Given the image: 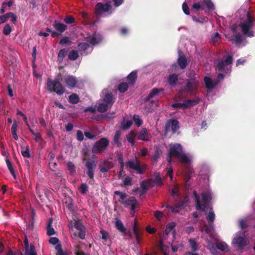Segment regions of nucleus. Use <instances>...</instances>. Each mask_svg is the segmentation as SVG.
Instances as JSON below:
<instances>
[{"label": "nucleus", "instance_id": "obj_33", "mask_svg": "<svg viewBox=\"0 0 255 255\" xmlns=\"http://www.w3.org/2000/svg\"><path fill=\"white\" fill-rule=\"evenodd\" d=\"M17 128V124L15 121L13 122L12 126L11 127V131L13 138L15 140H17L18 137L16 133Z\"/></svg>", "mask_w": 255, "mask_h": 255}, {"label": "nucleus", "instance_id": "obj_2", "mask_svg": "<svg viewBox=\"0 0 255 255\" xmlns=\"http://www.w3.org/2000/svg\"><path fill=\"white\" fill-rule=\"evenodd\" d=\"M247 20L241 22L239 24L243 34L248 37H253L254 31L252 30L254 25L255 18L252 16L249 12L247 14Z\"/></svg>", "mask_w": 255, "mask_h": 255}, {"label": "nucleus", "instance_id": "obj_8", "mask_svg": "<svg viewBox=\"0 0 255 255\" xmlns=\"http://www.w3.org/2000/svg\"><path fill=\"white\" fill-rule=\"evenodd\" d=\"M97 156L93 154L91 157L88 158L85 162L86 173L89 178L94 180V172L97 166V162L95 160Z\"/></svg>", "mask_w": 255, "mask_h": 255}, {"label": "nucleus", "instance_id": "obj_22", "mask_svg": "<svg viewBox=\"0 0 255 255\" xmlns=\"http://www.w3.org/2000/svg\"><path fill=\"white\" fill-rule=\"evenodd\" d=\"M137 78V72L135 71H132L128 76L127 80L129 85H133Z\"/></svg>", "mask_w": 255, "mask_h": 255}, {"label": "nucleus", "instance_id": "obj_59", "mask_svg": "<svg viewBox=\"0 0 255 255\" xmlns=\"http://www.w3.org/2000/svg\"><path fill=\"white\" fill-rule=\"evenodd\" d=\"M11 31V26L9 24H6L3 27V33L5 35H8Z\"/></svg>", "mask_w": 255, "mask_h": 255}, {"label": "nucleus", "instance_id": "obj_14", "mask_svg": "<svg viewBox=\"0 0 255 255\" xmlns=\"http://www.w3.org/2000/svg\"><path fill=\"white\" fill-rule=\"evenodd\" d=\"M64 80L65 85L70 89L74 88L77 83L76 78L72 75H68L66 76Z\"/></svg>", "mask_w": 255, "mask_h": 255}, {"label": "nucleus", "instance_id": "obj_15", "mask_svg": "<svg viewBox=\"0 0 255 255\" xmlns=\"http://www.w3.org/2000/svg\"><path fill=\"white\" fill-rule=\"evenodd\" d=\"M102 39L101 35L94 33L88 38V42L93 45H95L101 42Z\"/></svg>", "mask_w": 255, "mask_h": 255}, {"label": "nucleus", "instance_id": "obj_46", "mask_svg": "<svg viewBox=\"0 0 255 255\" xmlns=\"http://www.w3.org/2000/svg\"><path fill=\"white\" fill-rule=\"evenodd\" d=\"M216 248L222 251H225L228 250V245L225 242H218L216 244Z\"/></svg>", "mask_w": 255, "mask_h": 255}, {"label": "nucleus", "instance_id": "obj_9", "mask_svg": "<svg viewBox=\"0 0 255 255\" xmlns=\"http://www.w3.org/2000/svg\"><path fill=\"white\" fill-rule=\"evenodd\" d=\"M233 58L232 55H229L225 59V60H221L218 61L217 64V68L218 71L221 72H226L228 73L231 71L228 66L232 64Z\"/></svg>", "mask_w": 255, "mask_h": 255}, {"label": "nucleus", "instance_id": "obj_48", "mask_svg": "<svg viewBox=\"0 0 255 255\" xmlns=\"http://www.w3.org/2000/svg\"><path fill=\"white\" fill-rule=\"evenodd\" d=\"M208 225L204 226L205 232L208 234H212L214 229V224L212 223H208Z\"/></svg>", "mask_w": 255, "mask_h": 255}, {"label": "nucleus", "instance_id": "obj_49", "mask_svg": "<svg viewBox=\"0 0 255 255\" xmlns=\"http://www.w3.org/2000/svg\"><path fill=\"white\" fill-rule=\"evenodd\" d=\"M231 40L236 43H241L243 41L242 36L240 33L236 34Z\"/></svg>", "mask_w": 255, "mask_h": 255}, {"label": "nucleus", "instance_id": "obj_34", "mask_svg": "<svg viewBox=\"0 0 255 255\" xmlns=\"http://www.w3.org/2000/svg\"><path fill=\"white\" fill-rule=\"evenodd\" d=\"M171 195L173 196L175 200L176 201L180 198L179 193V188L177 185H175L171 190Z\"/></svg>", "mask_w": 255, "mask_h": 255}, {"label": "nucleus", "instance_id": "obj_62", "mask_svg": "<svg viewBox=\"0 0 255 255\" xmlns=\"http://www.w3.org/2000/svg\"><path fill=\"white\" fill-rule=\"evenodd\" d=\"M74 227L78 231L84 229V227L79 221H75L74 223Z\"/></svg>", "mask_w": 255, "mask_h": 255}, {"label": "nucleus", "instance_id": "obj_29", "mask_svg": "<svg viewBox=\"0 0 255 255\" xmlns=\"http://www.w3.org/2000/svg\"><path fill=\"white\" fill-rule=\"evenodd\" d=\"M68 101L71 104H76L79 102L80 98L77 94L74 93L69 96Z\"/></svg>", "mask_w": 255, "mask_h": 255}, {"label": "nucleus", "instance_id": "obj_17", "mask_svg": "<svg viewBox=\"0 0 255 255\" xmlns=\"http://www.w3.org/2000/svg\"><path fill=\"white\" fill-rule=\"evenodd\" d=\"M137 138L143 141L149 140V133L146 128H142L140 131L136 133Z\"/></svg>", "mask_w": 255, "mask_h": 255}, {"label": "nucleus", "instance_id": "obj_38", "mask_svg": "<svg viewBox=\"0 0 255 255\" xmlns=\"http://www.w3.org/2000/svg\"><path fill=\"white\" fill-rule=\"evenodd\" d=\"M128 83L126 82H122L119 84L118 87V89L121 93H125L127 91L129 87Z\"/></svg>", "mask_w": 255, "mask_h": 255}, {"label": "nucleus", "instance_id": "obj_20", "mask_svg": "<svg viewBox=\"0 0 255 255\" xmlns=\"http://www.w3.org/2000/svg\"><path fill=\"white\" fill-rule=\"evenodd\" d=\"M53 27L61 34L64 32L67 28V25L60 22L59 21L55 20L53 24Z\"/></svg>", "mask_w": 255, "mask_h": 255}, {"label": "nucleus", "instance_id": "obj_7", "mask_svg": "<svg viewBox=\"0 0 255 255\" xmlns=\"http://www.w3.org/2000/svg\"><path fill=\"white\" fill-rule=\"evenodd\" d=\"M109 145V141L107 138H101L94 144L92 152L94 154H102L105 152Z\"/></svg>", "mask_w": 255, "mask_h": 255}, {"label": "nucleus", "instance_id": "obj_1", "mask_svg": "<svg viewBox=\"0 0 255 255\" xmlns=\"http://www.w3.org/2000/svg\"><path fill=\"white\" fill-rule=\"evenodd\" d=\"M175 157L182 163L187 164L190 162V158L183 152V150L180 144L175 143L171 145L169 150L167 161L170 166L172 162V158Z\"/></svg>", "mask_w": 255, "mask_h": 255}, {"label": "nucleus", "instance_id": "obj_27", "mask_svg": "<svg viewBox=\"0 0 255 255\" xmlns=\"http://www.w3.org/2000/svg\"><path fill=\"white\" fill-rule=\"evenodd\" d=\"M132 122L131 120L126 121L125 118L121 123V128L123 130L129 129L132 125Z\"/></svg>", "mask_w": 255, "mask_h": 255}, {"label": "nucleus", "instance_id": "obj_51", "mask_svg": "<svg viewBox=\"0 0 255 255\" xmlns=\"http://www.w3.org/2000/svg\"><path fill=\"white\" fill-rule=\"evenodd\" d=\"M189 242L193 252H196L198 250V245L195 239H191L189 240Z\"/></svg>", "mask_w": 255, "mask_h": 255}, {"label": "nucleus", "instance_id": "obj_50", "mask_svg": "<svg viewBox=\"0 0 255 255\" xmlns=\"http://www.w3.org/2000/svg\"><path fill=\"white\" fill-rule=\"evenodd\" d=\"M6 163L7 166V168L8 170H9V172L11 174V175L13 176V177L15 178L16 177V175L14 172V170L13 168L12 164L10 160L8 159H6Z\"/></svg>", "mask_w": 255, "mask_h": 255}, {"label": "nucleus", "instance_id": "obj_11", "mask_svg": "<svg viewBox=\"0 0 255 255\" xmlns=\"http://www.w3.org/2000/svg\"><path fill=\"white\" fill-rule=\"evenodd\" d=\"M171 128L172 131L175 133L177 130L180 128L179 122L175 119H171L167 121L165 126V132H168L170 128Z\"/></svg>", "mask_w": 255, "mask_h": 255}, {"label": "nucleus", "instance_id": "obj_56", "mask_svg": "<svg viewBox=\"0 0 255 255\" xmlns=\"http://www.w3.org/2000/svg\"><path fill=\"white\" fill-rule=\"evenodd\" d=\"M21 154L23 157L29 158L30 156L29 153V149L28 146H27L25 149H24V147L22 148L21 150Z\"/></svg>", "mask_w": 255, "mask_h": 255}, {"label": "nucleus", "instance_id": "obj_35", "mask_svg": "<svg viewBox=\"0 0 255 255\" xmlns=\"http://www.w3.org/2000/svg\"><path fill=\"white\" fill-rule=\"evenodd\" d=\"M151 181L150 180H144L140 183V186L143 190L147 191L150 187H151Z\"/></svg>", "mask_w": 255, "mask_h": 255}, {"label": "nucleus", "instance_id": "obj_52", "mask_svg": "<svg viewBox=\"0 0 255 255\" xmlns=\"http://www.w3.org/2000/svg\"><path fill=\"white\" fill-rule=\"evenodd\" d=\"M221 39L220 35L218 32H216L212 38L213 44L214 45H217L220 42Z\"/></svg>", "mask_w": 255, "mask_h": 255}, {"label": "nucleus", "instance_id": "obj_21", "mask_svg": "<svg viewBox=\"0 0 255 255\" xmlns=\"http://www.w3.org/2000/svg\"><path fill=\"white\" fill-rule=\"evenodd\" d=\"M233 243L237 245L240 249H242L246 245V240L240 236L236 237L234 239Z\"/></svg>", "mask_w": 255, "mask_h": 255}, {"label": "nucleus", "instance_id": "obj_36", "mask_svg": "<svg viewBox=\"0 0 255 255\" xmlns=\"http://www.w3.org/2000/svg\"><path fill=\"white\" fill-rule=\"evenodd\" d=\"M114 194L120 196V199L118 200V201L121 204H123L125 201V199L127 198V194L120 191H115Z\"/></svg>", "mask_w": 255, "mask_h": 255}, {"label": "nucleus", "instance_id": "obj_42", "mask_svg": "<svg viewBox=\"0 0 255 255\" xmlns=\"http://www.w3.org/2000/svg\"><path fill=\"white\" fill-rule=\"evenodd\" d=\"M133 121H134L136 126L138 127L142 125L143 122L142 120L140 118L138 115H134L133 116Z\"/></svg>", "mask_w": 255, "mask_h": 255}, {"label": "nucleus", "instance_id": "obj_39", "mask_svg": "<svg viewBox=\"0 0 255 255\" xmlns=\"http://www.w3.org/2000/svg\"><path fill=\"white\" fill-rule=\"evenodd\" d=\"M188 201V198L186 197L183 200H180L177 202L175 206L177 209L178 208H183L187 206V202Z\"/></svg>", "mask_w": 255, "mask_h": 255}, {"label": "nucleus", "instance_id": "obj_40", "mask_svg": "<svg viewBox=\"0 0 255 255\" xmlns=\"http://www.w3.org/2000/svg\"><path fill=\"white\" fill-rule=\"evenodd\" d=\"M25 255H37L35 251V247L32 244L30 245V248L25 250Z\"/></svg>", "mask_w": 255, "mask_h": 255}, {"label": "nucleus", "instance_id": "obj_13", "mask_svg": "<svg viewBox=\"0 0 255 255\" xmlns=\"http://www.w3.org/2000/svg\"><path fill=\"white\" fill-rule=\"evenodd\" d=\"M114 166V163L112 160L109 159L101 161L99 164L100 172L106 173Z\"/></svg>", "mask_w": 255, "mask_h": 255}, {"label": "nucleus", "instance_id": "obj_30", "mask_svg": "<svg viewBox=\"0 0 255 255\" xmlns=\"http://www.w3.org/2000/svg\"><path fill=\"white\" fill-rule=\"evenodd\" d=\"M136 136V133L132 130L130 131L129 133L126 135L127 140L132 145H134L135 143L134 139Z\"/></svg>", "mask_w": 255, "mask_h": 255}, {"label": "nucleus", "instance_id": "obj_41", "mask_svg": "<svg viewBox=\"0 0 255 255\" xmlns=\"http://www.w3.org/2000/svg\"><path fill=\"white\" fill-rule=\"evenodd\" d=\"M67 168L71 175H75L76 173V167L74 164L72 162L69 161L67 163Z\"/></svg>", "mask_w": 255, "mask_h": 255}, {"label": "nucleus", "instance_id": "obj_31", "mask_svg": "<svg viewBox=\"0 0 255 255\" xmlns=\"http://www.w3.org/2000/svg\"><path fill=\"white\" fill-rule=\"evenodd\" d=\"M115 226H116V228L120 232H121V233H122L124 234H126V229L125 228V227L124 226V225L121 220H118L116 221V222L115 223Z\"/></svg>", "mask_w": 255, "mask_h": 255}, {"label": "nucleus", "instance_id": "obj_60", "mask_svg": "<svg viewBox=\"0 0 255 255\" xmlns=\"http://www.w3.org/2000/svg\"><path fill=\"white\" fill-rule=\"evenodd\" d=\"M63 20L67 24H72L75 22V18L71 15L66 16Z\"/></svg>", "mask_w": 255, "mask_h": 255}, {"label": "nucleus", "instance_id": "obj_6", "mask_svg": "<svg viewBox=\"0 0 255 255\" xmlns=\"http://www.w3.org/2000/svg\"><path fill=\"white\" fill-rule=\"evenodd\" d=\"M194 193L196 197V209L197 210H201L203 211H205L208 204L212 199L211 194L208 192H204L202 194L201 196L203 204H201L196 192L194 191Z\"/></svg>", "mask_w": 255, "mask_h": 255}, {"label": "nucleus", "instance_id": "obj_58", "mask_svg": "<svg viewBox=\"0 0 255 255\" xmlns=\"http://www.w3.org/2000/svg\"><path fill=\"white\" fill-rule=\"evenodd\" d=\"M115 112H108L105 115H102V119L104 120H110L112 119L113 117V115H115Z\"/></svg>", "mask_w": 255, "mask_h": 255}, {"label": "nucleus", "instance_id": "obj_25", "mask_svg": "<svg viewBox=\"0 0 255 255\" xmlns=\"http://www.w3.org/2000/svg\"><path fill=\"white\" fill-rule=\"evenodd\" d=\"M205 86L208 89H212L217 85V83L214 84L211 78L208 77H205L204 79Z\"/></svg>", "mask_w": 255, "mask_h": 255}, {"label": "nucleus", "instance_id": "obj_16", "mask_svg": "<svg viewBox=\"0 0 255 255\" xmlns=\"http://www.w3.org/2000/svg\"><path fill=\"white\" fill-rule=\"evenodd\" d=\"M123 204H124L126 207L130 206L131 210L132 211H134L137 206V202L134 197L131 196L129 197L127 200H125Z\"/></svg>", "mask_w": 255, "mask_h": 255}, {"label": "nucleus", "instance_id": "obj_24", "mask_svg": "<svg viewBox=\"0 0 255 255\" xmlns=\"http://www.w3.org/2000/svg\"><path fill=\"white\" fill-rule=\"evenodd\" d=\"M103 101H104L105 103H106L108 105H110V108L111 107V106H112V105L114 103V102L115 101V99L113 97V96L111 94H110V93H107L105 95V96L103 99Z\"/></svg>", "mask_w": 255, "mask_h": 255}, {"label": "nucleus", "instance_id": "obj_63", "mask_svg": "<svg viewBox=\"0 0 255 255\" xmlns=\"http://www.w3.org/2000/svg\"><path fill=\"white\" fill-rule=\"evenodd\" d=\"M154 182L156 185H161L162 184V179L160 176V174L158 173L154 178Z\"/></svg>", "mask_w": 255, "mask_h": 255}, {"label": "nucleus", "instance_id": "obj_10", "mask_svg": "<svg viewBox=\"0 0 255 255\" xmlns=\"http://www.w3.org/2000/svg\"><path fill=\"white\" fill-rule=\"evenodd\" d=\"M178 57L177 60V63L172 65V68H176L178 65L180 68L182 70L185 69L188 64L187 58L183 54L182 51L180 50L178 51Z\"/></svg>", "mask_w": 255, "mask_h": 255}, {"label": "nucleus", "instance_id": "obj_55", "mask_svg": "<svg viewBox=\"0 0 255 255\" xmlns=\"http://www.w3.org/2000/svg\"><path fill=\"white\" fill-rule=\"evenodd\" d=\"M123 186L126 187L132 185V179L129 176H127L123 180Z\"/></svg>", "mask_w": 255, "mask_h": 255}, {"label": "nucleus", "instance_id": "obj_45", "mask_svg": "<svg viewBox=\"0 0 255 255\" xmlns=\"http://www.w3.org/2000/svg\"><path fill=\"white\" fill-rule=\"evenodd\" d=\"M78 57V52L75 50H72L69 53L68 58L71 60H75Z\"/></svg>", "mask_w": 255, "mask_h": 255}, {"label": "nucleus", "instance_id": "obj_32", "mask_svg": "<svg viewBox=\"0 0 255 255\" xmlns=\"http://www.w3.org/2000/svg\"><path fill=\"white\" fill-rule=\"evenodd\" d=\"M110 108L106 103L99 104L97 107V111L100 113L106 112Z\"/></svg>", "mask_w": 255, "mask_h": 255}, {"label": "nucleus", "instance_id": "obj_12", "mask_svg": "<svg viewBox=\"0 0 255 255\" xmlns=\"http://www.w3.org/2000/svg\"><path fill=\"white\" fill-rule=\"evenodd\" d=\"M111 8L110 2L105 4L102 2H98L95 7L96 13L97 15H101L104 12H108Z\"/></svg>", "mask_w": 255, "mask_h": 255}, {"label": "nucleus", "instance_id": "obj_64", "mask_svg": "<svg viewBox=\"0 0 255 255\" xmlns=\"http://www.w3.org/2000/svg\"><path fill=\"white\" fill-rule=\"evenodd\" d=\"M77 139L79 141H82L84 139V135L81 130H78L77 131Z\"/></svg>", "mask_w": 255, "mask_h": 255}, {"label": "nucleus", "instance_id": "obj_44", "mask_svg": "<svg viewBox=\"0 0 255 255\" xmlns=\"http://www.w3.org/2000/svg\"><path fill=\"white\" fill-rule=\"evenodd\" d=\"M176 226V223L175 222H170L168 223L166 227V229L165 230V234L168 235L170 232L174 229Z\"/></svg>", "mask_w": 255, "mask_h": 255}, {"label": "nucleus", "instance_id": "obj_3", "mask_svg": "<svg viewBox=\"0 0 255 255\" xmlns=\"http://www.w3.org/2000/svg\"><path fill=\"white\" fill-rule=\"evenodd\" d=\"M199 85L198 80L195 77L191 78L187 80L185 86L182 89V91L187 94L195 95L197 93Z\"/></svg>", "mask_w": 255, "mask_h": 255}, {"label": "nucleus", "instance_id": "obj_57", "mask_svg": "<svg viewBox=\"0 0 255 255\" xmlns=\"http://www.w3.org/2000/svg\"><path fill=\"white\" fill-rule=\"evenodd\" d=\"M80 191L82 194H86L88 191V186L87 184L84 183H82L80 187Z\"/></svg>", "mask_w": 255, "mask_h": 255}, {"label": "nucleus", "instance_id": "obj_37", "mask_svg": "<svg viewBox=\"0 0 255 255\" xmlns=\"http://www.w3.org/2000/svg\"><path fill=\"white\" fill-rule=\"evenodd\" d=\"M208 223H212L215 220V214L214 213L213 207L210 208V210L208 216L207 217Z\"/></svg>", "mask_w": 255, "mask_h": 255}, {"label": "nucleus", "instance_id": "obj_23", "mask_svg": "<svg viewBox=\"0 0 255 255\" xmlns=\"http://www.w3.org/2000/svg\"><path fill=\"white\" fill-rule=\"evenodd\" d=\"M200 102L199 98L196 99L187 100L184 101L185 108L187 109L198 104Z\"/></svg>", "mask_w": 255, "mask_h": 255}, {"label": "nucleus", "instance_id": "obj_18", "mask_svg": "<svg viewBox=\"0 0 255 255\" xmlns=\"http://www.w3.org/2000/svg\"><path fill=\"white\" fill-rule=\"evenodd\" d=\"M163 91V89L162 88L159 89L157 88H154L149 93L148 96L144 99L143 102L144 103L148 102L151 98L155 96H158L160 92Z\"/></svg>", "mask_w": 255, "mask_h": 255}, {"label": "nucleus", "instance_id": "obj_47", "mask_svg": "<svg viewBox=\"0 0 255 255\" xmlns=\"http://www.w3.org/2000/svg\"><path fill=\"white\" fill-rule=\"evenodd\" d=\"M201 2L202 4L207 6L208 10H211L214 9V5L210 0H203Z\"/></svg>", "mask_w": 255, "mask_h": 255}, {"label": "nucleus", "instance_id": "obj_26", "mask_svg": "<svg viewBox=\"0 0 255 255\" xmlns=\"http://www.w3.org/2000/svg\"><path fill=\"white\" fill-rule=\"evenodd\" d=\"M178 80V75L176 74H172L168 77V82L170 85L173 86L177 84Z\"/></svg>", "mask_w": 255, "mask_h": 255}, {"label": "nucleus", "instance_id": "obj_54", "mask_svg": "<svg viewBox=\"0 0 255 255\" xmlns=\"http://www.w3.org/2000/svg\"><path fill=\"white\" fill-rule=\"evenodd\" d=\"M55 248L57 251L56 255H67V253L63 251L61 244L57 245Z\"/></svg>", "mask_w": 255, "mask_h": 255}, {"label": "nucleus", "instance_id": "obj_4", "mask_svg": "<svg viewBox=\"0 0 255 255\" xmlns=\"http://www.w3.org/2000/svg\"><path fill=\"white\" fill-rule=\"evenodd\" d=\"M125 166L126 168L135 170L139 174H143L147 168L146 164H141L140 161L136 157L126 162L125 163Z\"/></svg>", "mask_w": 255, "mask_h": 255}, {"label": "nucleus", "instance_id": "obj_5", "mask_svg": "<svg viewBox=\"0 0 255 255\" xmlns=\"http://www.w3.org/2000/svg\"><path fill=\"white\" fill-rule=\"evenodd\" d=\"M47 90L51 92H55L58 95H62L65 91V88L62 86L58 79L54 80L48 78L47 82Z\"/></svg>", "mask_w": 255, "mask_h": 255}, {"label": "nucleus", "instance_id": "obj_43", "mask_svg": "<svg viewBox=\"0 0 255 255\" xmlns=\"http://www.w3.org/2000/svg\"><path fill=\"white\" fill-rule=\"evenodd\" d=\"M68 50L65 48L60 50L58 54V60L61 62L66 55Z\"/></svg>", "mask_w": 255, "mask_h": 255}, {"label": "nucleus", "instance_id": "obj_19", "mask_svg": "<svg viewBox=\"0 0 255 255\" xmlns=\"http://www.w3.org/2000/svg\"><path fill=\"white\" fill-rule=\"evenodd\" d=\"M133 232L136 239V244L138 245L140 244L141 241L140 236L141 234V232L136 224V220H135V222L133 225Z\"/></svg>", "mask_w": 255, "mask_h": 255}, {"label": "nucleus", "instance_id": "obj_53", "mask_svg": "<svg viewBox=\"0 0 255 255\" xmlns=\"http://www.w3.org/2000/svg\"><path fill=\"white\" fill-rule=\"evenodd\" d=\"M78 49L80 51H86L89 48V44L86 42H81L78 44Z\"/></svg>", "mask_w": 255, "mask_h": 255}, {"label": "nucleus", "instance_id": "obj_61", "mask_svg": "<svg viewBox=\"0 0 255 255\" xmlns=\"http://www.w3.org/2000/svg\"><path fill=\"white\" fill-rule=\"evenodd\" d=\"M59 43L61 45H64V44L70 45L71 44V41L69 40V37H64L61 39Z\"/></svg>", "mask_w": 255, "mask_h": 255}, {"label": "nucleus", "instance_id": "obj_28", "mask_svg": "<svg viewBox=\"0 0 255 255\" xmlns=\"http://www.w3.org/2000/svg\"><path fill=\"white\" fill-rule=\"evenodd\" d=\"M121 135V132L120 130H117L114 136V142L118 147H120L122 145V142L120 140Z\"/></svg>", "mask_w": 255, "mask_h": 255}]
</instances>
